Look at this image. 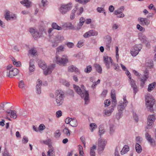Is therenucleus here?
<instances>
[{
    "instance_id": "nucleus-1",
    "label": "nucleus",
    "mask_w": 156,
    "mask_h": 156,
    "mask_svg": "<svg viewBox=\"0 0 156 156\" xmlns=\"http://www.w3.org/2000/svg\"><path fill=\"white\" fill-rule=\"evenodd\" d=\"M146 105L147 108L150 112L154 110H156V103L153 96L149 94H147L145 96Z\"/></svg>"
},
{
    "instance_id": "nucleus-2",
    "label": "nucleus",
    "mask_w": 156,
    "mask_h": 156,
    "mask_svg": "<svg viewBox=\"0 0 156 156\" xmlns=\"http://www.w3.org/2000/svg\"><path fill=\"white\" fill-rule=\"evenodd\" d=\"M74 88L79 95H80L81 98H83L85 101V104H87L89 99V93L87 91L85 90L84 92L78 86L73 85Z\"/></svg>"
},
{
    "instance_id": "nucleus-3",
    "label": "nucleus",
    "mask_w": 156,
    "mask_h": 156,
    "mask_svg": "<svg viewBox=\"0 0 156 156\" xmlns=\"http://www.w3.org/2000/svg\"><path fill=\"white\" fill-rule=\"evenodd\" d=\"M55 98L57 105H61L63 101L64 98V93L61 90H58L56 91Z\"/></svg>"
},
{
    "instance_id": "nucleus-4",
    "label": "nucleus",
    "mask_w": 156,
    "mask_h": 156,
    "mask_svg": "<svg viewBox=\"0 0 156 156\" xmlns=\"http://www.w3.org/2000/svg\"><path fill=\"white\" fill-rule=\"evenodd\" d=\"M68 61V57L66 55H63L62 58H60L56 55L55 58L54 60V62L60 65L64 66Z\"/></svg>"
},
{
    "instance_id": "nucleus-5",
    "label": "nucleus",
    "mask_w": 156,
    "mask_h": 156,
    "mask_svg": "<svg viewBox=\"0 0 156 156\" xmlns=\"http://www.w3.org/2000/svg\"><path fill=\"white\" fill-rule=\"evenodd\" d=\"M72 7V4L71 2L67 4H62L61 5L59 10L61 14L64 15L69 11Z\"/></svg>"
},
{
    "instance_id": "nucleus-6",
    "label": "nucleus",
    "mask_w": 156,
    "mask_h": 156,
    "mask_svg": "<svg viewBox=\"0 0 156 156\" xmlns=\"http://www.w3.org/2000/svg\"><path fill=\"white\" fill-rule=\"evenodd\" d=\"M142 47V45L141 44L135 45L131 51V54L133 56H136L140 51Z\"/></svg>"
},
{
    "instance_id": "nucleus-7",
    "label": "nucleus",
    "mask_w": 156,
    "mask_h": 156,
    "mask_svg": "<svg viewBox=\"0 0 156 156\" xmlns=\"http://www.w3.org/2000/svg\"><path fill=\"white\" fill-rule=\"evenodd\" d=\"M107 142L105 140H102L100 138L98 140V151L99 153H101L104 150Z\"/></svg>"
},
{
    "instance_id": "nucleus-8",
    "label": "nucleus",
    "mask_w": 156,
    "mask_h": 156,
    "mask_svg": "<svg viewBox=\"0 0 156 156\" xmlns=\"http://www.w3.org/2000/svg\"><path fill=\"white\" fill-rule=\"evenodd\" d=\"M29 32L32 34L33 37L35 39L40 38L42 35L41 33H39L37 30L32 28H30Z\"/></svg>"
},
{
    "instance_id": "nucleus-9",
    "label": "nucleus",
    "mask_w": 156,
    "mask_h": 156,
    "mask_svg": "<svg viewBox=\"0 0 156 156\" xmlns=\"http://www.w3.org/2000/svg\"><path fill=\"white\" fill-rule=\"evenodd\" d=\"M156 118L154 115H150L147 118V129H150L153 125Z\"/></svg>"
},
{
    "instance_id": "nucleus-10",
    "label": "nucleus",
    "mask_w": 156,
    "mask_h": 156,
    "mask_svg": "<svg viewBox=\"0 0 156 156\" xmlns=\"http://www.w3.org/2000/svg\"><path fill=\"white\" fill-rule=\"evenodd\" d=\"M7 76L10 78H12L13 76L16 75L19 73L18 69L16 68H12L11 70L7 71Z\"/></svg>"
},
{
    "instance_id": "nucleus-11",
    "label": "nucleus",
    "mask_w": 156,
    "mask_h": 156,
    "mask_svg": "<svg viewBox=\"0 0 156 156\" xmlns=\"http://www.w3.org/2000/svg\"><path fill=\"white\" fill-rule=\"evenodd\" d=\"M103 60L107 68L108 69H109L110 67V63H112V60L111 57H108L107 56H104Z\"/></svg>"
},
{
    "instance_id": "nucleus-12",
    "label": "nucleus",
    "mask_w": 156,
    "mask_h": 156,
    "mask_svg": "<svg viewBox=\"0 0 156 156\" xmlns=\"http://www.w3.org/2000/svg\"><path fill=\"white\" fill-rule=\"evenodd\" d=\"M140 23L142 26H147L150 23V21L147 19L145 18L140 17L138 19Z\"/></svg>"
},
{
    "instance_id": "nucleus-13",
    "label": "nucleus",
    "mask_w": 156,
    "mask_h": 156,
    "mask_svg": "<svg viewBox=\"0 0 156 156\" xmlns=\"http://www.w3.org/2000/svg\"><path fill=\"white\" fill-rule=\"evenodd\" d=\"M112 38L109 36H107L105 41L106 49L108 51H110L111 44L112 41Z\"/></svg>"
},
{
    "instance_id": "nucleus-14",
    "label": "nucleus",
    "mask_w": 156,
    "mask_h": 156,
    "mask_svg": "<svg viewBox=\"0 0 156 156\" xmlns=\"http://www.w3.org/2000/svg\"><path fill=\"white\" fill-rule=\"evenodd\" d=\"M145 137L148 142L150 143L151 145L154 147L155 145V141L154 139L151 138V135L148 133H146Z\"/></svg>"
},
{
    "instance_id": "nucleus-15",
    "label": "nucleus",
    "mask_w": 156,
    "mask_h": 156,
    "mask_svg": "<svg viewBox=\"0 0 156 156\" xmlns=\"http://www.w3.org/2000/svg\"><path fill=\"white\" fill-rule=\"evenodd\" d=\"M131 87L133 89V93L136 94L138 91L137 87L135 81L134 80H131L129 82Z\"/></svg>"
},
{
    "instance_id": "nucleus-16",
    "label": "nucleus",
    "mask_w": 156,
    "mask_h": 156,
    "mask_svg": "<svg viewBox=\"0 0 156 156\" xmlns=\"http://www.w3.org/2000/svg\"><path fill=\"white\" fill-rule=\"evenodd\" d=\"M55 67V64H53L51 65L48 66L47 68V69L44 71V74L45 75H47L48 74H50Z\"/></svg>"
},
{
    "instance_id": "nucleus-17",
    "label": "nucleus",
    "mask_w": 156,
    "mask_h": 156,
    "mask_svg": "<svg viewBox=\"0 0 156 156\" xmlns=\"http://www.w3.org/2000/svg\"><path fill=\"white\" fill-rule=\"evenodd\" d=\"M5 112L10 115L11 118L14 119H15L17 118L16 113V111L9 110V111H6Z\"/></svg>"
},
{
    "instance_id": "nucleus-18",
    "label": "nucleus",
    "mask_w": 156,
    "mask_h": 156,
    "mask_svg": "<svg viewBox=\"0 0 156 156\" xmlns=\"http://www.w3.org/2000/svg\"><path fill=\"white\" fill-rule=\"evenodd\" d=\"M20 3L23 5H24L27 8H28L32 6V2L31 1L29 0H23L20 2Z\"/></svg>"
},
{
    "instance_id": "nucleus-19",
    "label": "nucleus",
    "mask_w": 156,
    "mask_h": 156,
    "mask_svg": "<svg viewBox=\"0 0 156 156\" xmlns=\"http://www.w3.org/2000/svg\"><path fill=\"white\" fill-rule=\"evenodd\" d=\"M35 67L34 64V60L31 59L30 60L29 63V71L30 72H32L34 71Z\"/></svg>"
},
{
    "instance_id": "nucleus-20",
    "label": "nucleus",
    "mask_w": 156,
    "mask_h": 156,
    "mask_svg": "<svg viewBox=\"0 0 156 156\" xmlns=\"http://www.w3.org/2000/svg\"><path fill=\"white\" fill-rule=\"evenodd\" d=\"M113 110V108H111V107H110L104 110V114L106 115L109 116L110 115Z\"/></svg>"
},
{
    "instance_id": "nucleus-21",
    "label": "nucleus",
    "mask_w": 156,
    "mask_h": 156,
    "mask_svg": "<svg viewBox=\"0 0 156 156\" xmlns=\"http://www.w3.org/2000/svg\"><path fill=\"white\" fill-rule=\"evenodd\" d=\"M64 40L63 37L60 35H57L55 36L54 39V41L58 43L62 42Z\"/></svg>"
},
{
    "instance_id": "nucleus-22",
    "label": "nucleus",
    "mask_w": 156,
    "mask_h": 156,
    "mask_svg": "<svg viewBox=\"0 0 156 156\" xmlns=\"http://www.w3.org/2000/svg\"><path fill=\"white\" fill-rule=\"evenodd\" d=\"M78 125V122L76 119L72 118L70 123V125L73 127H76Z\"/></svg>"
},
{
    "instance_id": "nucleus-23",
    "label": "nucleus",
    "mask_w": 156,
    "mask_h": 156,
    "mask_svg": "<svg viewBox=\"0 0 156 156\" xmlns=\"http://www.w3.org/2000/svg\"><path fill=\"white\" fill-rule=\"evenodd\" d=\"M135 149L136 152L140 154L141 153L142 151V148L141 145L138 143L136 144L135 146Z\"/></svg>"
},
{
    "instance_id": "nucleus-24",
    "label": "nucleus",
    "mask_w": 156,
    "mask_h": 156,
    "mask_svg": "<svg viewBox=\"0 0 156 156\" xmlns=\"http://www.w3.org/2000/svg\"><path fill=\"white\" fill-rule=\"evenodd\" d=\"M155 85L156 82H154L152 83L149 84L148 86L147 90L149 92L151 91L154 89Z\"/></svg>"
},
{
    "instance_id": "nucleus-25",
    "label": "nucleus",
    "mask_w": 156,
    "mask_h": 156,
    "mask_svg": "<svg viewBox=\"0 0 156 156\" xmlns=\"http://www.w3.org/2000/svg\"><path fill=\"white\" fill-rule=\"evenodd\" d=\"M129 150V147L127 145H125L123 147L122 151H121V154H124L126 153Z\"/></svg>"
},
{
    "instance_id": "nucleus-26",
    "label": "nucleus",
    "mask_w": 156,
    "mask_h": 156,
    "mask_svg": "<svg viewBox=\"0 0 156 156\" xmlns=\"http://www.w3.org/2000/svg\"><path fill=\"white\" fill-rule=\"evenodd\" d=\"M121 102L118 106V109L119 110L122 111L125 109L127 104L123 103L122 101Z\"/></svg>"
},
{
    "instance_id": "nucleus-27",
    "label": "nucleus",
    "mask_w": 156,
    "mask_h": 156,
    "mask_svg": "<svg viewBox=\"0 0 156 156\" xmlns=\"http://www.w3.org/2000/svg\"><path fill=\"white\" fill-rule=\"evenodd\" d=\"M70 130L68 129V128L66 127H65V128L63 129L62 132L67 136H69L70 135Z\"/></svg>"
},
{
    "instance_id": "nucleus-28",
    "label": "nucleus",
    "mask_w": 156,
    "mask_h": 156,
    "mask_svg": "<svg viewBox=\"0 0 156 156\" xmlns=\"http://www.w3.org/2000/svg\"><path fill=\"white\" fill-rule=\"evenodd\" d=\"M96 150V146L95 145H93L90 148V156H95V152L94 150Z\"/></svg>"
},
{
    "instance_id": "nucleus-29",
    "label": "nucleus",
    "mask_w": 156,
    "mask_h": 156,
    "mask_svg": "<svg viewBox=\"0 0 156 156\" xmlns=\"http://www.w3.org/2000/svg\"><path fill=\"white\" fill-rule=\"evenodd\" d=\"M38 65L39 67L43 70L45 69L47 67L46 63L44 62L41 61L39 62L38 63Z\"/></svg>"
},
{
    "instance_id": "nucleus-30",
    "label": "nucleus",
    "mask_w": 156,
    "mask_h": 156,
    "mask_svg": "<svg viewBox=\"0 0 156 156\" xmlns=\"http://www.w3.org/2000/svg\"><path fill=\"white\" fill-rule=\"evenodd\" d=\"M52 27L54 29L58 30H61L62 29L61 27L58 26L56 23H53L52 24Z\"/></svg>"
},
{
    "instance_id": "nucleus-31",
    "label": "nucleus",
    "mask_w": 156,
    "mask_h": 156,
    "mask_svg": "<svg viewBox=\"0 0 156 156\" xmlns=\"http://www.w3.org/2000/svg\"><path fill=\"white\" fill-rule=\"evenodd\" d=\"M77 69H78L74 66H70L68 68V71L71 72H76Z\"/></svg>"
},
{
    "instance_id": "nucleus-32",
    "label": "nucleus",
    "mask_w": 156,
    "mask_h": 156,
    "mask_svg": "<svg viewBox=\"0 0 156 156\" xmlns=\"http://www.w3.org/2000/svg\"><path fill=\"white\" fill-rule=\"evenodd\" d=\"M94 66L95 67L98 73H102V68L100 65L98 64H95L94 65Z\"/></svg>"
},
{
    "instance_id": "nucleus-33",
    "label": "nucleus",
    "mask_w": 156,
    "mask_h": 156,
    "mask_svg": "<svg viewBox=\"0 0 156 156\" xmlns=\"http://www.w3.org/2000/svg\"><path fill=\"white\" fill-rule=\"evenodd\" d=\"M115 132V128L113 125H111L109 128V133L111 135H112Z\"/></svg>"
},
{
    "instance_id": "nucleus-34",
    "label": "nucleus",
    "mask_w": 156,
    "mask_h": 156,
    "mask_svg": "<svg viewBox=\"0 0 156 156\" xmlns=\"http://www.w3.org/2000/svg\"><path fill=\"white\" fill-rule=\"evenodd\" d=\"M92 70V66L91 65H89L87 66V67L85 69L84 71L87 73H90Z\"/></svg>"
},
{
    "instance_id": "nucleus-35",
    "label": "nucleus",
    "mask_w": 156,
    "mask_h": 156,
    "mask_svg": "<svg viewBox=\"0 0 156 156\" xmlns=\"http://www.w3.org/2000/svg\"><path fill=\"white\" fill-rule=\"evenodd\" d=\"M5 19L8 20H10V12L9 11H6L5 15Z\"/></svg>"
},
{
    "instance_id": "nucleus-36",
    "label": "nucleus",
    "mask_w": 156,
    "mask_h": 156,
    "mask_svg": "<svg viewBox=\"0 0 156 156\" xmlns=\"http://www.w3.org/2000/svg\"><path fill=\"white\" fill-rule=\"evenodd\" d=\"M90 34V36H96L98 35V32L95 30H90L89 31Z\"/></svg>"
},
{
    "instance_id": "nucleus-37",
    "label": "nucleus",
    "mask_w": 156,
    "mask_h": 156,
    "mask_svg": "<svg viewBox=\"0 0 156 156\" xmlns=\"http://www.w3.org/2000/svg\"><path fill=\"white\" fill-rule=\"evenodd\" d=\"M84 40H81L78 42L77 44L76 45V46L78 48H80L83 45V43L84 42Z\"/></svg>"
},
{
    "instance_id": "nucleus-38",
    "label": "nucleus",
    "mask_w": 156,
    "mask_h": 156,
    "mask_svg": "<svg viewBox=\"0 0 156 156\" xmlns=\"http://www.w3.org/2000/svg\"><path fill=\"white\" fill-rule=\"evenodd\" d=\"M13 63L14 65H16V66H20L21 65V63L20 61H16L14 58L12 59Z\"/></svg>"
},
{
    "instance_id": "nucleus-39",
    "label": "nucleus",
    "mask_w": 156,
    "mask_h": 156,
    "mask_svg": "<svg viewBox=\"0 0 156 156\" xmlns=\"http://www.w3.org/2000/svg\"><path fill=\"white\" fill-rule=\"evenodd\" d=\"M47 155L48 156H55L54 151L51 149H49Z\"/></svg>"
},
{
    "instance_id": "nucleus-40",
    "label": "nucleus",
    "mask_w": 156,
    "mask_h": 156,
    "mask_svg": "<svg viewBox=\"0 0 156 156\" xmlns=\"http://www.w3.org/2000/svg\"><path fill=\"white\" fill-rule=\"evenodd\" d=\"M64 47L62 45H60L56 49V53L59 52H62L64 51Z\"/></svg>"
},
{
    "instance_id": "nucleus-41",
    "label": "nucleus",
    "mask_w": 156,
    "mask_h": 156,
    "mask_svg": "<svg viewBox=\"0 0 156 156\" xmlns=\"http://www.w3.org/2000/svg\"><path fill=\"white\" fill-rule=\"evenodd\" d=\"M90 127L91 128L90 131L91 132H93L94 130L97 127V126L96 124L94 123H91L90 124Z\"/></svg>"
},
{
    "instance_id": "nucleus-42",
    "label": "nucleus",
    "mask_w": 156,
    "mask_h": 156,
    "mask_svg": "<svg viewBox=\"0 0 156 156\" xmlns=\"http://www.w3.org/2000/svg\"><path fill=\"white\" fill-rule=\"evenodd\" d=\"M36 51L35 49L33 48L30 49L29 51V53L30 54L35 56L36 55Z\"/></svg>"
},
{
    "instance_id": "nucleus-43",
    "label": "nucleus",
    "mask_w": 156,
    "mask_h": 156,
    "mask_svg": "<svg viewBox=\"0 0 156 156\" xmlns=\"http://www.w3.org/2000/svg\"><path fill=\"white\" fill-rule=\"evenodd\" d=\"M61 135V133L59 130H57L54 133V136L55 138L59 137Z\"/></svg>"
},
{
    "instance_id": "nucleus-44",
    "label": "nucleus",
    "mask_w": 156,
    "mask_h": 156,
    "mask_svg": "<svg viewBox=\"0 0 156 156\" xmlns=\"http://www.w3.org/2000/svg\"><path fill=\"white\" fill-rule=\"evenodd\" d=\"M85 21V20L83 17H81L80 19L79 24H78L80 27H82L84 22Z\"/></svg>"
},
{
    "instance_id": "nucleus-45",
    "label": "nucleus",
    "mask_w": 156,
    "mask_h": 156,
    "mask_svg": "<svg viewBox=\"0 0 156 156\" xmlns=\"http://www.w3.org/2000/svg\"><path fill=\"white\" fill-rule=\"evenodd\" d=\"M29 140L27 137L26 136H24L22 140V143L23 144L27 143L28 141Z\"/></svg>"
},
{
    "instance_id": "nucleus-46",
    "label": "nucleus",
    "mask_w": 156,
    "mask_h": 156,
    "mask_svg": "<svg viewBox=\"0 0 156 156\" xmlns=\"http://www.w3.org/2000/svg\"><path fill=\"white\" fill-rule=\"evenodd\" d=\"M42 84V82L41 80H40V79H38L37 81V85L36 86V87H41V85Z\"/></svg>"
},
{
    "instance_id": "nucleus-47",
    "label": "nucleus",
    "mask_w": 156,
    "mask_h": 156,
    "mask_svg": "<svg viewBox=\"0 0 156 156\" xmlns=\"http://www.w3.org/2000/svg\"><path fill=\"white\" fill-rule=\"evenodd\" d=\"M111 97L113 100H116V97L115 93H114V91L113 90H112L111 91Z\"/></svg>"
},
{
    "instance_id": "nucleus-48",
    "label": "nucleus",
    "mask_w": 156,
    "mask_h": 156,
    "mask_svg": "<svg viewBox=\"0 0 156 156\" xmlns=\"http://www.w3.org/2000/svg\"><path fill=\"white\" fill-rule=\"evenodd\" d=\"M19 87L20 88H23L24 87V83L23 81L21 80L20 81L19 83Z\"/></svg>"
},
{
    "instance_id": "nucleus-49",
    "label": "nucleus",
    "mask_w": 156,
    "mask_h": 156,
    "mask_svg": "<svg viewBox=\"0 0 156 156\" xmlns=\"http://www.w3.org/2000/svg\"><path fill=\"white\" fill-rule=\"evenodd\" d=\"M56 116L57 118H59L62 115V112L61 110H58L56 113Z\"/></svg>"
},
{
    "instance_id": "nucleus-50",
    "label": "nucleus",
    "mask_w": 156,
    "mask_h": 156,
    "mask_svg": "<svg viewBox=\"0 0 156 156\" xmlns=\"http://www.w3.org/2000/svg\"><path fill=\"white\" fill-rule=\"evenodd\" d=\"M90 1V0H80L78 2L80 3L85 5L87 2H89Z\"/></svg>"
},
{
    "instance_id": "nucleus-51",
    "label": "nucleus",
    "mask_w": 156,
    "mask_h": 156,
    "mask_svg": "<svg viewBox=\"0 0 156 156\" xmlns=\"http://www.w3.org/2000/svg\"><path fill=\"white\" fill-rule=\"evenodd\" d=\"M2 154L3 156H11L6 148L5 149L3 153Z\"/></svg>"
},
{
    "instance_id": "nucleus-52",
    "label": "nucleus",
    "mask_w": 156,
    "mask_h": 156,
    "mask_svg": "<svg viewBox=\"0 0 156 156\" xmlns=\"http://www.w3.org/2000/svg\"><path fill=\"white\" fill-rule=\"evenodd\" d=\"M66 45L69 48H73L74 46V44L72 42H69L67 43Z\"/></svg>"
},
{
    "instance_id": "nucleus-53",
    "label": "nucleus",
    "mask_w": 156,
    "mask_h": 156,
    "mask_svg": "<svg viewBox=\"0 0 156 156\" xmlns=\"http://www.w3.org/2000/svg\"><path fill=\"white\" fill-rule=\"evenodd\" d=\"M141 41L144 43H146L147 42V38L144 36H142V39H141Z\"/></svg>"
},
{
    "instance_id": "nucleus-54",
    "label": "nucleus",
    "mask_w": 156,
    "mask_h": 156,
    "mask_svg": "<svg viewBox=\"0 0 156 156\" xmlns=\"http://www.w3.org/2000/svg\"><path fill=\"white\" fill-rule=\"evenodd\" d=\"M36 92L37 94H40L41 93V87H36Z\"/></svg>"
},
{
    "instance_id": "nucleus-55",
    "label": "nucleus",
    "mask_w": 156,
    "mask_h": 156,
    "mask_svg": "<svg viewBox=\"0 0 156 156\" xmlns=\"http://www.w3.org/2000/svg\"><path fill=\"white\" fill-rule=\"evenodd\" d=\"M133 119L135 120V121L136 122H137L138 121V117L136 113H133Z\"/></svg>"
},
{
    "instance_id": "nucleus-56",
    "label": "nucleus",
    "mask_w": 156,
    "mask_h": 156,
    "mask_svg": "<svg viewBox=\"0 0 156 156\" xmlns=\"http://www.w3.org/2000/svg\"><path fill=\"white\" fill-rule=\"evenodd\" d=\"M110 101L108 99L105 100V101L104 104L105 107H107L109 106L110 105Z\"/></svg>"
},
{
    "instance_id": "nucleus-57",
    "label": "nucleus",
    "mask_w": 156,
    "mask_h": 156,
    "mask_svg": "<svg viewBox=\"0 0 156 156\" xmlns=\"http://www.w3.org/2000/svg\"><path fill=\"white\" fill-rule=\"evenodd\" d=\"M45 128V126L43 124H41L38 127V129L40 130H43Z\"/></svg>"
},
{
    "instance_id": "nucleus-58",
    "label": "nucleus",
    "mask_w": 156,
    "mask_h": 156,
    "mask_svg": "<svg viewBox=\"0 0 156 156\" xmlns=\"http://www.w3.org/2000/svg\"><path fill=\"white\" fill-rule=\"evenodd\" d=\"M136 28L140 31H142L143 30H144V31L145 30L144 29L142 26L139 24L136 25Z\"/></svg>"
},
{
    "instance_id": "nucleus-59",
    "label": "nucleus",
    "mask_w": 156,
    "mask_h": 156,
    "mask_svg": "<svg viewBox=\"0 0 156 156\" xmlns=\"http://www.w3.org/2000/svg\"><path fill=\"white\" fill-rule=\"evenodd\" d=\"M71 119H72V118H70L69 117L66 118L65 120L66 123L67 124L70 123Z\"/></svg>"
},
{
    "instance_id": "nucleus-60",
    "label": "nucleus",
    "mask_w": 156,
    "mask_h": 156,
    "mask_svg": "<svg viewBox=\"0 0 156 156\" xmlns=\"http://www.w3.org/2000/svg\"><path fill=\"white\" fill-rule=\"evenodd\" d=\"M97 10L98 12L99 13L103 12V11H105V10L104 8L101 7H98L97 8Z\"/></svg>"
},
{
    "instance_id": "nucleus-61",
    "label": "nucleus",
    "mask_w": 156,
    "mask_h": 156,
    "mask_svg": "<svg viewBox=\"0 0 156 156\" xmlns=\"http://www.w3.org/2000/svg\"><path fill=\"white\" fill-rule=\"evenodd\" d=\"M114 69L115 70L117 71L120 70V69H119V66L118 64H115L114 65Z\"/></svg>"
},
{
    "instance_id": "nucleus-62",
    "label": "nucleus",
    "mask_w": 156,
    "mask_h": 156,
    "mask_svg": "<svg viewBox=\"0 0 156 156\" xmlns=\"http://www.w3.org/2000/svg\"><path fill=\"white\" fill-rule=\"evenodd\" d=\"M116 101L115 100H113L112 102V105L111 106V108H113L114 109V107H115L116 105Z\"/></svg>"
},
{
    "instance_id": "nucleus-63",
    "label": "nucleus",
    "mask_w": 156,
    "mask_h": 156,
    "mask_svg": "<svg viewBox=\"0 0 156 156\" xmlns=\"http://www.w3.org/2000/svg\"><path fill=\"white\" fill-rule=\"evenodd\" d=\"M117 16L118 18H123L124 16V15L120 11Z\"/></svg>"
},
{
    "instance_id": "nucleus-64",
    "label": "nucleus",
    "mask_w": 156,
    "mask_h": 156,
    "mask_svg": "<svg viewBox=\"0 0 156 156\" xmlns=\"http://www.w3.org/2000/svg\"><path fill=\"white\" fill-rule=\"evenodd\" d=\"M119 27L118 25L116 23L114 24L112 26V29L113 30H115L117 29Z\"/></svg>"
}]
</instances>
